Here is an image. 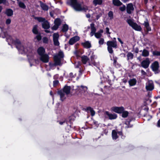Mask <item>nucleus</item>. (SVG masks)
<instances>
[{
  "instance_id": "nucleus-41",
  "label": "nucleus",
  "mask_w": 160,
  "mask_h": 160,
  "mask_svg": "<svg viewBox=\"0 0 160 160\" xmlns=\"http://www.w3.org/2000/svg\"><path fill=\"white\" fill-rule=\"evenodd\" d=\"M43 42L44 43H48V39L46 37H44L42 38Z\"/></svg>"
},
{
  "instance_id": "nucleus-37",
  "label": "nucleus",
  "mask_w": 160,
  "mask_h": 160,
  "mask_svg": "<svg viewBox=\"0 0 160 160\" xmlns=\"http://www.w3.org/2000/svg\"><path fill=\"white\" fill-rule=\"evenodd\" d=\"M38 26L37 25H35L34 26L32 29V32L33 33L35 34H37L38 32L37 30Z\"/></svg>"
},
{
  "instance_id": "nucleus-44",
  "label": "nucleus",
  "mask_w": 160,
  "mask_h": 160,
  "mask_svg": "<svg viewBox=\"0 0 160 160\" xmlns=\"http://www.w3.org/2000/svg\"><path fill=\"white\" fill-rule=\"evenodd\" d=\"M108 49L109 52L110 53H112L113 51L112 48V47L108 46Z\"/></svg>"
},
{
  "instance_id": "nucleus-42",
  "label": "nucleus",
  "mask_w": 160,
  "mask_h": 160,
  "mask_svg": "<svg viewBox=\"0 0 160 160\" xmlns=\"http://www.w3.org/2000/svg\"><path fill=\"white\" fill-rule=\"evenodd\" d=\"M6 33L4 32H2L0 33V37H1L3 38H4L6 37Z\"/></svg>"
},
{
  "instance_id": "nucleus-24",
  "label": "nucleus",
  "mask_w": 160,
  "mask_h": 160,
  "mask_svg": "<svg viewBox=\"0 0 160 160\" xmlns=\"http://www.w3.org/2000/svg\"><path fill=\"white\" fill-rule=\"evenodd\" d=\"M130 86H132L136 85L137 82V80L135 78L130 79L128 81Z\"/></svg>"
},
{
  "instance_id": "nucleus-20",
  "label": "nucleus",
  "mask_w": 160,
  "mask_h": 160,
  "mask_svg": "<svg viewBox=\"0 0 160 160\" xmlns=\"http://www.w3.org/2000/svg\"><path fill=\"white\" fill-rule=\"evenodd\" d=\"M91 27V31L90 33V35L91 37L96 32V29L94 27V24L92 23L90 24Z\"/></svg>"
},
{
  "instance_id": "nucleus-49",
  "label": "nucleus",
  "mask_w": 160,
  "mask_h": 160,
  "mask_svg": "<svg viewBox=\"0 0 160 160\" xmlns=\"http://www.w3.org/2000/svg\"><path fill=\"white\" fill-rule=\"evenodd\" d=\"M11 19H8L6 21V23L7 25H8V24H9L11 23Z\"/></svg>"
},
{
  "instance_id": "nucleus-54",
  "label": "nucleus",
  "mask_w": 160,
  "mask_h": 160,
  "mask_svg": "<svg viewBox=\"0 0 160 160\" xmlns=\"http://www.w3.org/2000/svg\"><path fill=\"white\" fill-rule=\"evenodd\" d=\"M75 76V74L74 75H73V73L72 72H71L69 74V76L71 78L74 77Z\"/></svg>"
},
{
  "instance_id": "nucleus-46",
  "label": "nucleus",
  "mask_w": 160,
  "mask_h": 160,
  "mask_svg": "<svg viewBox=\"0 0 160 160\" xmlns=\"http://www.w3.org/2000/svg\"><path fill=\"white\" fill-rule=\"evenodd\" d=\"M125 9L126 7L124 5L120 8V10L122 11H124L125 10Z\"/></svg>"
},
{
  "instance_id": "nucleus-64",
  "label": "nucleus",
  "mask_w": 160,
  "mask_h": 160,
  "mask_svg": "<svg viewBox=\"0 0 160 160\" xmlns=\"http://www.w3.org/2000/svg\"><path fill=\"white\" fill-rule=\"evenodd\" d=\"M86 17L88 18H89L90 17V15L89 14H88L86 15Z\"/></svg>"
},
{
  "instance_id": "nucleus-50",
  "label": "nucleus",
  "mask_w": 160,
  "mask_h": 160,
  "mask_svg": "<svg viewBox=\"0 0 160 160\" xmlns=\"http://www.w3.org/2000/svg\"><path fill=\"white\" fill-rule=\"evenodd\" d=\"M106 33L107 34H110V33L109 32V29L107 27L106 28Z\"/></svg>"
},
{
  "instance_id": "nucleus-4",
  "label": "nucleus",
  "mask_w": 160,
  "mask_h": 160,
  "mask_svg": "<svg viewBox=\"0 0 160 160\" xmlns=\"http://www.w3.org/2000/svg\"><path fill=\"white\" fill-rule=\"evenodd\" d=\"M64 57V54L61 51H59L58 53L55 55L54 56V63L55 65H61V60Z\"/></svg>"
},
{
  "instance_id": "nucleus-33",
  "label": "nucleus",
  "mask_w": 160,
  "mask_h": 160,
  "mask_svg": "<svg viewBox=\"0 0 160 160\" xmlns=\"http://www.w3.org/2000/svg\"><path fill=\"white\" fill-rule=\"evenodd\" d=\"M68 29V26L66 24L64 25L62 29V31L63 32H66Z\"/></svg>"
},
{
  "instance_id": "nucleus-55",
  "label": "nucleus",
  "mask_w": 160,
  "mask_h": 160,
  "mask_svg": "<svg viewBox=\"0 0 160 160\" xmlns=\"http://www.w3.org/2000/svg\"><path fill=\"white\" fill-rule=\"evenodd\" d=\"M141 72L142 74L143 75H146V73L143 70H142Z\"/></svg>"
},
{
  "instance_id": "nucleus-32",
  "label": "nucleus",
  "mask_w": 160,
  "mask_h": 160,
  "mask_svg": "<svg viewBox=\"0 0 160 160\" xmlns=\"http://www.w3.org/2000/svg\"><path fill=\"white\" fill-rule=\"evenodd\" d=\"M127 57L128 60H129V59H132L133 58V55L132 53L131 52H129L127 54Z\"/></svg>"
},
{
  "instance_id": "nucleus-22",
  "label": "nucleus",
  "mask_w": 160,
  "mask_h": 160,
  "mask_svg": "<svg viewBox=\"0 0 160 160\" xmlns=\"http://www.w3.org/2000/svg\"><path fill=\"white\" fill-rule=\"evenodd\" d=\"M38 54L41 56L45 54V50L43 48L40 47L38 49Z\"/></svg>"
},
{
  "instance_id": "nucleus-11",
  "label": "nucleus",
  "mask_w": 160,
  "mask_h": 160,
  "mask_svg": "<svg viewBox=\"0 0 160 160\" xmlns=\"http://www.w3.org/2000/svg\"><path fill=\"white\" fill-rule=\"evenodd\" d=\"M150 61L148 58H146L145 60H143L141 62L142 66L145 68H147L150 64Z\"/></svg>"
},
{
  "instance_id": "nucleus-3",
  "label": "nucleus",
  "mask_w": 160,
  "mask_h": 160,
  "mask_svg": "<svg viewBox=\"0 0 160 160\" xmlns=\"http://www.w3.org/2000/svg\"><path fill=\"white\" fill-rule=\"evenodd\" d=\"M71 88L69 86H65L62 90L58 92V94L60 95L61 100L62 101L64 100L70 93Z\"/></svg>"
},
{
  "instance_id": "nucleus-10",
  "label": "nucleus",
  "mask_w": 160,
  "mask_h": 160,
  "mask_svg": "<svg viewBox=\"0 0 160 160\" xmlns=\"http://www.w3.org/2000/svg\"><path fill=\"white\" fill-rule=\"evenodd\" d=\"M59 35L58 33H54L53 35V40L54 45L55 46H58L59 42L58 41Z\"/></svg>"
},
{
  "instance_id": "nucleus-18",
  "label": "nucleus",
  "mask_w": 160,
  "mask_h": 160,
  "mask_svg": "<svg viewBox=\"0 0 160 160\" xmlns=\"http://www.w3.org/2000/svg\"><path fill=\"white\" fill-rule=\"evenodd\" d=\"M107 44L108 46L114 48H116L117 46L116 41H108L107 42Z\"/></svg>"
},
{
  "instance_id": "nucleus-47",
  "label": "nucleus",
  "mask_w": 160,
  "mask_h": 160,
  "mask_svg": "<svg viewBox=\"0 0 160 160\" xmlns=\"http://www.w3.org/2000/svg\"><path fill=\"white\" fill-rule=\"evenodd\" d=\"M53 86H57L59 83V81L58 80H56L53 81Z\"/></svg>"
},
{
  "instance_id": "nucleus-36",
  "label": "nucleus",
  "mask_w": 160,
  "mask_h": 160,
  "mask_svg": "<svg viewBox=\"0 0 160 160\" xmlns=\"http://www.w3.org/2000/svg\"><path fill=\"white\" fill-rule=\"evenodd\" d=\"M102 2V0H93V3L95 6L97 4H101Z\"/></svg>"
},
{
  "instance_id": "nucleus-60",
  "label": "nucleus",
  "mask_w": 160,
  "mask_h": 160,
  "mask_svg": "<svg viewBox=\"0 0 160 160\" xmlns=\"http://www.w3.org/2000/svg\"><path fill=\"white\" fill-rule=\"evenodd\" d=\"M27 56L28 57V59L29 60V62H30V65L31 66H32V65L31 64V62H30V60L31 59V58H29V55L28 54H27Z\"/></svg>"
},
{
  "instance_id": "nucleus-21",
  "label": "nucleus",
  "mask_w": 160,
  "mask_h": 160,
  "mask_svg": "<svg viewBox=\"0 0 160 160\" xmlns=\"http://www.w3.org/2000/svg\"><path fill=\"white\" fill-rule=\"evenodd\" d=\"M140 52H142V55L144 57H147L149 55V51L145 49H143V50H141Z\"/></svg>"
},
{
  "instance_id": "nucleus-63",
  "label": "nucleus",
  "mask_w": 160,
  "mask_h": 160,
  "mask_svg": "<svg viewBox=\"0 0 160 160\" xmlns=\"http://www.w3.org/2000/svg\"><path fill=\"white\" fill-rule=\"evenodd\" d=\"M5 2V0H0V4L3 3Z\"/></svg>"
},
{
  "instance_id": "nucleus-28",
  "label": "nucleus",
  "mask_w": 160,
  "mask_h": 160,
  "mask_svg": "<svg viewBox=\"0 0 160 160\" xmlns=\"http://www.w3.org/2000/svg\"><path fill=\"white\" fill-rule=\"evenodd\" d=\"M5 13L8 16H11L13 15V12L12 9H8L6 10Z\"/></svg>"
},
{
  "instance_id": "nucleus-23",
  "label": "nucleus",
  "mask_w": 160,
  "mask_h": 160,
  "mask_svg": "<svg viewBox=\"0 0 160 160\" xmlns=\"http://www.w3.org/2000/svg\"><path fill=\"white\" fill-rule=\"evenodd\" d=\"M42 26L43 28L45 29H48L50 27L49 24L47 20H45L42 23Z\"/></svg>"
},
{
  "instance_id": "nucleus-56",
  "label": "nucleus",
  "mask_w": 160,
  "mask_h": 160,
  "mask_svg": "<svg viewBox=\"0 0 160 160\" xmlns=\"http://www.w3.org/2000/svg\"><path fill=\"white\" fill-rule=\"evenodd\" d=\"M118 41L120 42L122 44H123V42L122 41L121 39L119 38H118Z\"/></svg>"
},
{
  "instance_id": "nucleus-7",
  "label": "nucleus",
  "mask_w": 160,
  "mask_h": 160,
  "mask_svg": "<svg viewBox=\"0 0 160 160\" xmlns=\"http://www.w3.org/2000/svg\"><path fill=\"white\" fill-rule=\"evenodd\" d=\"M122 134L121 131H119L117 130H113L112 131V136L113 140H116L118 138L119 135Z\"/></svg>"
},
{
  "instance_id": "nucleus-62",
  "label": "nucleus",
  "mask_w": 160,
  "mask_h": 160,
  "mask_svg": "<svg viewBox=\"0 0 160 160\" xmlns=\"http://www.w3.org/2000/svg\"><path fill=\"white\" fill-rule=\"evenodd\" d=\"M135 52L136 53H138V48H136L135 50Z\"/></svg>"
},
{
  "instance_id": "nucleus-29",
  "label": "nucleus",
  "mask_w": 160,
  "mask_h": 160,
  "mask_svg": "<svg viewBox=\"0 0 160 160\" xmlns=\"http://www.w3.org/2000/svg\"><path fill=\"white\" fill-rule=\"evenodd\" d=\"M113 4L116 6H120L122 5V3L119 0H113Z\"/></svg>"
},
{
  "instance_id": "nucleus-34",
  "label": "nucleus",
  "mask_w": 160,
  "mask_h": 160,
  "mask_svg": "<svg viewBox=\"0 0 160 160\" xmlns=\"http://www.w3.org/2000/svg\"><path fill=\"white\" fill-rule=\"evenodd\" d=\"M131 121V120L127 121L125 123V124L126 125V126H125V128H131L132 127V125H131L130 124V122Z\"/></svg>"
},
{
  "instance_id": "nucleus-27",
  "label": "nucleus",
  "mask_w": 160,
  "mask_h": 160,
  "mask_svg": "<svg viewBox=\"0 0 160 160\" xmlns=\"http://www.w3.org/2000/svg\"><path fill=\"white\" fill-rule=\"evenodd\" d=\"M40 6L42 9L44 10L47 11L48 9V6L45 4L41 2H40Z\"/></svg>"
},
{
  "instance_id": "nucleus-35",
  "label": "nucleus",
  "mask_w": 160,
  "mask_h": 160,
  "mask_svg": "<svg viewBox=\"0 0 160 160\" xmlns=\"http://www.w3.org/2000/svg\"><path fill=\"white\" fill-rule=\"evenodd\" d=\"M35 19L37 20L39 22L43 23L46 20L45 18L42 17H35Z\"/></svg>"
},
{
  "instance_id": "nucleus-19",
  "label": "nucleus",
  "mask_w": 160,
  "mask_h": 160,
  "mask_svg": "<svg viewBox=\"0 0 160 160\" xmlns=\"http://www.w3.org/2000/svg\"><path fill=\"white\" fill-rule=\"evenodd\" d=\"M81 60L82 62L84 64H86L87 62H88L89 65H90V62H89V58L85 56H83L81 57Z\"/></svg>"
},
{
  "instance_id": "nucleus-53",
  "label": "nucleus",
  "mask_w": 160,
  "mask_h": 160,
  "mask_svg": "<svg viewBox=\"0 0 160 160\" xmlns=\"http://www.w3.org/2000/svg\"><path fill=\"white\" fill-rule=\"evenodd\" d=\"M66 122V121L65 120H63L62 121H60L59 122V123L61 125H62L64 123H65Z\"/></svg>"
},
{
  "instance_id": "nucleus-6",
  "label": "nucleus",
  "mask_w": 160,
  "mask_h": 160,
  "mask_svg": "<svg viewBox=\"0 0 160 160\" xmlns=\"http://www.w3.org/2000/svg\"><path fill=\"white\" fill-rule=\"evenodd\" d=\"M87 89L88 88L86 86L82 85L80 86H77V88L75 89L76 93L78 95H81L87 92Z\"/></svg>"
},
{
  "instance_id": "nucleus-61",
  "label": "nucleus",
  "mask_w": 160,
  "mask_h": 160,
  "mask_svg": "<svg viewBox=\"0 0 160 160\" xmlns=\"http://www.w3.org/2000/svg\"><path fill=\"white\" fill-rule=\"evenodd\" d=\"M94 55H92L91 56V60H92L94 58Z\"/></svg>"
},
{
  "instance_id": "nucleus-43",
  "label": "nucleus",
  "mask_w": 160,
  "mask_h": 160,
  "mask_svg": "<svg viewBox=\"0 0 160 160\" xmlns=\"http://www.w3.org/2000/svg\"><path fill=\"white\" fill-rule=\"evenodd\" d=\"M104 42V39L102 38L100 39L98 43L100 45H102Z\"/></svg>"
},
{
  "instance_id": "nucleus-51",
  "label": "nucleus",
  "mask_w": 160,
  "mask_h": 160,
  "mask_svg": "<svg viewBox=\"0 0 160 160\" xmlns=\"http://www.w3.org/2000/svg\"><path fill=\"white\" fill-rule=\"evenodd\" d=\"M75 117L74 115H72L70 117V121L74 120L75 119Z\"/></svg>"
},
{
  "instance_id": "nucleus-52",
  "label": "nucleus",
  "mask_w": 160,
  "mask_h": 160,
  "mask_svg": "<svg viewBox=\"0 0 160 160\" xmlns=\"http://www.w3.org/2000/svg\"><path fill=\"white\" fill-rule=\"evenodd\" d=\"M102 14L101 13H100L99 14L97 15V16H96L97 19L98 20L99 18L102 16Z\"/></svg>"
},
{
  "instance_id": "nucleus-31",
  "label": "nucleus",
  "mask_w": 160,
  "mask_h": 160,
  "mask_svg": "<svg viewBox=\"0 0 160 160\" xmlns=\"http://www.w3.org/2000/svg\"><path fill=\"white\" fill-rule=\"evenodd\" d=\"M86 109L88 112L89 111L91 112V115L92 116L94 115L95 114V112L90 107H88Z\"/></svg>"
},
{
  "instance_id": "nucleus-38",
  "label": "nucleus",
  "mask_w": 160,
  "mask_h": 160,
  "mask_svg": "<svg viewBox=\"0 0 160 160\" xmlns=\"http://www.w3.org/2000/svg\"><path fill=\"white\" fill-rule=\"evenodd\" d=\"M122 116L123 118L127 117L128 114V112L127 111H123L122 112Z\"/></svg>"
},
{
  "instance_id": "nucleus-8",
  "label": "nucleus",
  "mask_w": 160,
  "mask_h": 160,
  "mask_svg": "<svg viewBox=\"0 0 160 160\" xmlns=\"http://www.w3.org/2000/svg\"><path fill=\"white\" fill-rule=\"evenodd\" d=\"M146 89L148 91H152L154 89V86L152 81H148L146 84Z\"/></svg>"
},
{
  "instance_id": "nucleus-16",
  "label": "nucleus",
  "mask_w": 160,
  "mask_h": 160,
  "mask_svg": "<svg viewBox=\"0 0 160 160\" xmlns=\"http://www.w3.org/2000/svg\"><path fill=\"white\" fill-rule=\"evenodd\" d=\"M134 8L132 4L131 3L128 4L127 6V12L129 14H131L134 10Z\"/></svg>"
},
{
  "instance_id": "nucleus-45",
  "label": "nucleus",
  "mask_w": 160,
  "mask_h": 160,
  "mask_svg": "<svg viewBox=\"0 0 160 160\" xmlns=\"http://www.w3.org/2000/svg\"><path fill=\"white\" fill-rule=\"evenodd\" d=\"M153 54L154 55L160 56V52L158 51L153 52Z\"/></svg>"
},
{
  "instance_id": "nucleus-58",
  "label": "nucleus",
  "mask_w": 160,
  "mask_h": 160,
  "mask_svg": "<svg viewBox=\"0 0 160 160\" xmlns=\"http://www.w3.org/2000/svg\"><path fill=\"white\" fill-rule=\"evenodd\" d=\"M103 32V31L102 29H100L98 32L101 34H102Z\"/></svg>"
},
{
  "instance_id": "nucleus-48",
  "label": "nucleus",
  "mask_w": 160,
  "mask_h": 160,
  "mask_svg": "<svg viewBox=\"0 0 160 160\" xmlns=\"http://www.w3.org/2000/svg\"><path fill=\"white\" fill-rule=\"evenodd\" d=\"M36 38L38 41H39L41 39V37L40 35H37L36 36Z\"/></svg>"
},
{
  "instance_id": "nucleus-2",
  "label": "nucleus",
  "mask_w": 160,
  "mask_h": 160,
  "mask_svg": "<svg viewBox=\"0 0 160 160\" xmlns=\"http://www.w3.org/2000/svg\"><path fill=\"white\" fill-rule=\"evenodd\" d=\"M71 5L75 10L80 11L84 10L86 12L88 10L86 6H82L81 4L78 2L77 0H71Z\"/></svg>"
},
{
  "instance_id": "nucleus-15",
  "label": "nucleus",
  "mask_w": 160,
  "mask_h": 160,
  "mask_svg": "<svg viewBox=\"0 0 160 160\" xmlns=\"http://www.w3.org/2000/svg\"><path fill=\"white\" fill-rule=\"evenodd\" d=\"M151 67L153 71H157L159 68L158 62L157 61L154 62L152 64Z\"/></svg>"
},
{
  "instance_id": "nucleus-9",
  "label": "nucleus",
  "mask_w": 160,
  "mask_h": 160,
  "mask_svg": "<svg viewBox=\"0 0 160 160\" xmlns=\"http://www.w3.org/2000/svg\"><path fill=\"white\" fill-rule=\"evenodd\" d=\"M124 110V108L123 107H113L111 108V111L117 113H121Z\"/></svg>"
},
{
  "instance_id": "nucleus-1",
  "label": "nucleus",
  "mask_w": 160,
  "mask_h": 160,
  "mask_svg": "<svg viewBox=\"0 0 160 160\" xmlns=\"http://www.w3.org/2000/svg\"><path fill=\"white\" fill-rule=\"evenodd\" d=\"M7 41L9 44H10V43L14 44L19 52L21 54L30 53L32 52L31 45L29 43L24 44H21L19 40L14 41L10 36L7 38Z\"/></svg>"
},
{
  "instance_id": "nucleus-14",
  "label": "nucleus",
  "mask_w": 160,
  "mask_h": 160,
  "mask_svg": "<svg viewBox=\"0 0 160 160\" xmlns=\"http://www.w3.org/2000/svg\"><path fill=\"white\" fill-rule=\"evenodd\" d=\"M54 25L52 27V28L53 30H56L61 24L60 19L59 18L56 19L54 21Z\"/></svg>"
},
{
  "instance_id": "nucleus-40",
  "label": "nucleus",
  "mask_w": 160,
  "mask_h": 160,
  "mask_svg": "<svg viewBox=\"0 0 160 160\" xmlns=\"http://www.w3.org/2000/svg\"><path fill=\"white\" fill-rule=\"evenodd\" d=\"M108 16L110 19H112L113 18V14L112 12L110 11L109 12Z\"/></svg>"
},
{
  "instance_id": "nucleus-30",
  "label": "nucleus",
  "mask_w": 160,
  "mask_h": 160,
  "mask_svg": "<svg viewBox=\"0 0 160 160\" xmlns=\"http://www.w3.org/2000/svg\"><path fill=\"white\" fill-rule=\"evenodd\" d=\"M17 0V3H18L19 7L22 8L24 9L26 8V6L25 4L22 2L20 1L19 0Z\"/></svg>"
},
{
  "instance_id": "nucleus-17",
  "label": "nucleus",
  "mask_w": 160,
  "mask_h": 160,
  "mask_svg": "<svg viewBox=\"0 0 160 160\" xmlns=\"http://www.w3.org/2000/svg\"><path fill=\"white\" fill-rule=\"evenodd\" d=\"M79 40V38L78 36H74L71 38L69 41V43L70 45H73L74 43Z\"/></svg>"
},
{
  "instance_id": "nucleus-59",
  "label": "nucleus",
  "mask_w": 160,
  "mask_h": 160,
  "mask_svg": "<svg viewBox=\"0 0 160 160\" xmlns=\"http://www.w3.org/2000/svg\"><path fill=\"white\" fill-rule=\"evenodd\" d=\"M157 126L158 127H160V119L159 120L158 122Z\"/></svg>"
},
{
  "instance_id": "nucleus-26",
  "label": "nucleus",
  "mask_w": 160,
  "mask_h": 160,
  "mask_svg": "<svg viewBox=\"0 0 160 160\" xmlns=\"http://www.w3.org/2000/svg\"><path fill=\"white\" fill-rule=\"evenodd\" d=\"M143 24L144 25L145 28H146L148 31H151V29L149 27V23L147 21H144Z\"/></svg>"
},
{
  "instance_id": "nucleus-57",
  "label": "nucleus",
  "mask_w": 160,
  "mask_h": 160,
  "mask_svg": "<svg viewBox=\"0 0 160 160\" xmlns=\"http://www.w3.org/2000/svg\"><path fill=\"white\" fill-rule=\"evenodd\" d=\"M147 117H148V118L147 117V120H148V121L149 120H150V119L152 118V117L151 116H149V115L147 116Z\"/></svg>"
},
{
  "instance_id": "nucleus-5",
  "label": "nucleus",
  "mask_w": 160,
  "mask_h": 160,
  "mask_svg": "<svg viewBox=\"0 0 160 160\" xmlns=\"http://www.w3.org/2000/svg\"><path fill=\"white\" fill-rule=\"evenodd\" d=\"M127 22L129 25L135 30L140 31L142 30L141 26L134 22L132 20H128Z\"/></svg>"
},
{
  "instance_id": "nucleus-13",
  "label": "nucleus",
  "mask_w": 160,
  "mask_h": 160,
  "mask_svg": "<svg viewBox=\"0 0 160 160\" xmlns=\"http://www.w3.org/2000/svg\"><path fill=\"white\" fill-rule=\"evenodd\" d=\"M40 60L44 63H47L49 61V57L47 54H44L40 56Z\"/></svg>"
},
{
  "instance_id": "nucleus-12",
  "label": "nucleus",
  "mask_w": 160,
  "mask_h": 160,
  "mask_svg": "<svg viewBox=\"0 0 160 160\" xmlns=\"http://www.w3.org/2000/svg\"><path fill=\"white\" fill-rule=\"evenodd\" d=\"M105 115H107L110 120L114 119L117 118V115L115 113H111L108 111H105L104 112Z\"/></svg>"
},
{
  "instance_id": "nucleus-39",
  "label": "nucleus",
  "mask_w": 160,
  "mask_h": 160,
  "mask_svg": "<svg viewBox=\"0 0 160 160\" xmlns=\"http://www.w3.org/2000/svg\"><path fill=\"white\" fill-rule=\"evenodd\" d=\"M95 37L97 38H101L102 36V34L98 33V32H96L94 34Z\"/></svg>"
},
{
  "instance_id": "nucleus-25",
  "label": "nucleus",
  "mask_w": 160,
  "mask_h": 160,
  "mask_svg": "<svg viewBox=\"0 0 160 160\" xmlns=\"http://www.w3.org/2000/svg\"><path fill=\"white\" fill-rule=\"evenodd\" d=\"M82 44L85 48H89L91 47V44L88 41H86L85 42L82 43Z\"/></svg>"
}]
</instances>
